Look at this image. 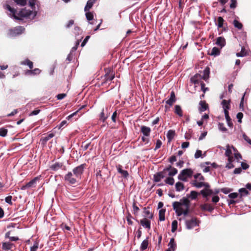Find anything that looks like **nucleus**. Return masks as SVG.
<instances>
[{
    "label": "nucleus",
    "instance_id": "1",
    "mask_svg": "<svg viewBox=\"0 0 251 251\" xmlns=\"http://www.w3.org/2000/svg\"><path fill=\"white\" fill-rule=\"evenodd\" d=\"M5 8L10 11L11 13V17L16 20H21L24 18L33 19L37 14L36 11L27 10L25 8H23L19 12H17L15 9L11 8L8 4L5 6Z\"/></svg>",
    "mask_w": 251,
    "mask_h": 251
},
{
    "label": "nucleus",
    "instance_id": "2",
    "mask_svg": "<svg viewBox=\"0 0 251 251\" xmlns=\"http://www.w3.org/2000/svg\"><path fill=\"white\" fill-rule=\"evenodd\" d=\"M189 206L190 201L185 198H183L179 201H175L173 203V209L178 216L182 214L187 215L189 212Z\"/></svg>",
    "mask_w": 251,
    "mask_h": 251
},
{
    "label": "nucleus",
    "instance_id": "3",
    "mask_svg": "<svg viewBox=\"0 0 251 251\" xmlns=\"http://www.w3.org/2000/svg\"><path fill=\"white\" fill-rule=\"evenodd\" d=\"M225 155L228 157V158H235L237 160V162H239L242 158L241 154L238 152L236 149L233 146H230L229 145H227L226 146Z\"/></svg>",
    "mask_w": 251,
    "mask_h": 251
},
{
    "label": "nucleus",
    "instance_id": "4",
    "mask_svg": "<svg viewBox=\"0 0 251 251\" xmlns=\"http://www.w3.org/2000/svg\"><path fill=\"white\" fill-rule=\"evenodd\" d=\"M193 171L191 169H186L183 170L178 176V179L186 181L188 177H190L193 176Z\"/></svg>",
    "mask_w": 251,
    "mask_h": 251
},
{
    "label": "nucleus",
    "instance_id": "5",
    "mask_svg": "<svg viewBox=\"0 0 251 251\" xmlns=\"http://www.w3.org/2000/svg\"><path fill=\"white\" fill-rule=\"evenodd\" d=\"M64 180L70 184H74L78 181L79 179L75 176L73 172H68L64 176Z\"/></svg>",
    "mask_w": 251,
    "mask_h": 251
},
{
    "label": "nucleus",
    "instance_id": "6",
    "mask_svg": "<svg viewBox=\"0 0 251 251\" xmlns=\"http://www.w3.org/2000/svg\"><path fill=\"white\" fill-rule=\"evenodd\" d=\"M85 166V164H82L76 167H75L73 170V173L75 175V176L78 177L79 179L81 178V175L83 173Z\"/></svg>",
    "mask_w": 251,
    "mask_h": 251
},
{
    "label": "nucleus",
    "instance_id": "7",
    "mask_svg": "<svg viewBox=\"0 0 251 251\" xmlns=\"http://www.w3.org/2000/svg\"><path fill=\"white\" fill-rule=\"evenodd\" d=\"M186 228L191 229L199 226V221L196 218H192L190 220H187L185 221Z\"/></svg>",
    "mask_w": 251,
    "mask_h": 251
},
{
    "label": "nucleus",
    "instance_id": "8",
    "mask_svg": "<svg viewBox=\"0 0 251 251\" xmlns=\"http://www.w3.org/2000/svg\"><path fill=\"white\" fill-rule=\"evenodd\" d=\"M25 28L22 26L15 27L13 29H11L9 31V35L10 36H15L22 33Z\"/></svg>",
    "mask_w": 251,
    "mask_h": 251
},
{
    "label": "nucleus",
    "instance_id": "9",
    "mask_svg": "<svg viewBox=\"0 0 251 251\" xmlns=\"http://www.w3.org/2000/svg\"><path fill=\"white\" fill-rule=\"evenodd\" d=\"M202 76L201 74H197L191 78V81L195 85L201 84L202 82Z\"/></svg>",
    "mask_w": 251,
    "mask_h": 251
},
{
    "label": "nucleus",
    "instance_id": "10",
    "mask_svg": "<svg viewBox=\"0 0 251 251\" xmlns=\"http://www.w3.org/2000/svg\"><path fill=\"white\" fill-rule=\"evenodd\" d=\"M15 246L10 242H4L2 243L1 248L4 251L15 250Z\"/></svg>",
    "mask_w": 251,
    "mask_h": 251
},
{
    "label": "nucleus",
    "instance_id": "11",
    "mask_svg": "<svg viewBox=\"0 0 251 251\" xmlns=\"http://www.w3.org/2000/svg\"><path fill=\"white\" fill-rule=\"evenodd\" d=\"M222 105L224 109L225 115L228 114V110L230 108V100H223Z\"/></svg>",
    "mask_w": 251,
    "mask_h": 251
},
{
    "label": "nucleus",
    "instance_id": "12",
    "mask_svg": "<svg viewBox=\"0 0 251 251\" xmlns=\"http://www.w3.org/2000/svg\"><path fill=\"white\" fill-rule=\"evenodd\" d=\"M40 177L41 176L34 177L33 179L26 184V187H27L28 188L35 187L36 182L37 181L40 180Z\"/></svg>",
    "mask_w": 251,
    "mask_h": 251
},
{
    "label": "nucleus",
    "instance_id": "13",
    "mask_svg": "<svg viewBox=\"0 0 251 251\" xmlns=\"http://www.w3.org/2000/svg\"><path fill=\"white\" fill-rule=\"evenodd\" d=\"M192 184L197 188H201L202 187H205V188L209 187V185L207 183H204L202 181H198L197 180L193 181Z\"/></svg>",
    "mask_w": 251,
    "mask_h": 251
},
{
    "label": "nucleus",
    "instance_id": "14",
    "mask_svg": "<svg viewBox=\"0 0 251 251\" xmlns=\"http://www.w3.org/2000/svg\"><path fill=\"white\" fill-rule=\"evenodd\" d=\"M164 171L168 172V175L171 176H174L177 173V170L170 165L165 169Z\"/></svg>",
    "mask_w": 251,
    "mask_h": 251
},
{
    "label": "nucleus",
    "instance_id": "15",
    "mask_svg": "<svg viewBox=\"0 0 251 251\" xmlns=\"http://www.w3.org/2000/svg\"><path fill=\"white\" fill-rule=\"evenodd\" d=\"M116 169L118 172L120 174L124 177H127L129 174L127 171L124 170L122 169V165L118 164L116 165Z\"/></svg>",
    "mask_w": 251,
    "mask_h": 251
},
{
    "label": "nucleus",
    "instance_id": "16",
    "mask_svg": "<svg viewBox=\"0 0 251 251\" xmlns=\"http://www.w3.org/2000/svg\"><path fill=\"white\" fill-rule=\"evenodd\" d=\"M141 131L143 134L145 136H149L151 132V128L145 126H142L141 127Z\"/></svg>",
    "mask_w": 251,
    "mask_h": 251
},
{
    "label": "nucleus",
    "instance_id": "17",
    "mask_svg": "<svg viewBox=\"0 0 251 251\" xmlns=\"http://www.w3.org/2000/svg\"><path fill=\"white\" fill-rule=\"evenodd\" d=\"M176 101V98L175 93L174 92L172 91L171 93L170 98L167 100H166V103L170 106H172Z\"/></svg>",
    "mask_w": 251,
    "mask_h": 251
},
{
    "label": "nucleus",
    "instance_id": "18",
    "mask_svg": "<svg viewBox=\"0 0 251 251\" xmlns=\"http://www.w3.org/2000/svg\"><path fill=\"white\" fill-rule=\"evenodd\" d=\"M41 70L39 69L36 68L34 70H27L25 72V74L27 75H35L40 74Z\"/></svg>",
    "mask_w": 251,
    "mask_h": 251
},
{
    "label": "nucleus",
    "instance_id": "19",
    "mask_svg": "<svg viewBox=\"0 0 251 251\" xmlns=\"http://www.w3.org/2000/svg\"><path fill=\"white\" fill-rule=\"evenodd\" d=\"M115 77L114 74L111 70H108L104 75V79L106 81L112 80Z\"/></svg>",
    "mask_w": 251,
    "mask_h": 251
},
{
    "label": "nucleus",
    "instance_id": "20",
    "mask_svg": "<svg viewBox=\"0 0 251 251\" xmlns=\"http://www.w3.org/2000/svg\"><path fill=\"white\" fill-rule=\"evenodd\" d=\"M141 225L145 228H151V222L146 218L140 220Z\"/></svg>",
    "mask_w": 251,
    "mask_h": 251
},
{
    "label": "nucleus",
    "instance_id": "21",
    "mask_svg": "<svg viewBox=\"0 0 251 251\" xmlns=\"http://www.w3.org/2000/svg\"><path fill=\"white\" fill-rule=\"evenodd\" d=\"M216 44L221 47V49L224 47L226 45V40L223 37H219L217 38L216 42Z\"/></svg>",
    "mask_w": 251,
    "mask_h": 251
},
{
    "label": "nucleus",
    "instance_id": "22",
    "mask_svg": "<svg viewBox=\"0 0 251 251\" xmlns=\"http://www.w3.org/2000/svg\"><path fill=\"white\" fill-rule=\"evenodd\" d=\"M237 162V160L235 158H228V162L226 165V168L228 169H231L235 167V165L233 163Z\"/></svg>",
    "mask_w": 251,
    "mask_h": 251
},
{
    "label": "nucleus",
    "instance_id": "23",
    "mask_svg": "<svg viewBox=\"0 0 251 251\" xmlns=\"http://www.w3.org/2000/svg\"><path fill=\"white\" fill-rule=\"evenodd\" d=\"M210 69L208 67H206L203 71V75H202L203 79L207 81L209 76Z\"/></svg>",
    "mask_w": 251,
    "mask_h": 251
},
{
    "label": "nucleus",
    "instance_id": "24",
    "mask_svg": "<svg viewBox=\"0 0 251 251\" xmlns=\"http://www.w3.org/2000/svg\"><path fill=\"white\" fill-rule=\"evenodd\" d=\"M97 0H88L84 7V11H89Z\"/></svg>",
    "mask_w": 251,
    "mask_h": 251
},
{
    "label": "nucleus",
    "instance_id": "25",
    "mask_svg": "<svg viewBox=\"0 0 251 251\" xmlns=\"http://www.w3.org/2000/svg\"><path fill=\"white\" fill-rule=\"evenodd\" d=\"M224 20L222 17H219L217 19V23L216 25L217 26L218 28H223L224 30H226L225 28L224 27Z\"/></svg>",
    "mask_w": 251,
    "mask_h": 251
},
{
    "label": "nucleus",
    "instance_id": "26",
    "mask_svg": "<svg viewBox=\"0 0 251 251\" xmlns=\"http://www.w3.org/2000/svg\"><path fill=\"white\" fill-rule=\"evenodd\" d=\"M63 164L62 163L56 162L54 164L50 166V168L51 170L56 171L60 169H61L63 167Z\"/></svg>",
    "mask_w": 251,
    "mask_h": 251
},
{
    "label": "nucleus",
    "instance_id": "27",
    "mask_svg": "<svg viewBox=\"0 0 251 251\" xmlns=\"http://www.w3.org/2000/svg\"><path fill=\"white\" fill-rule=\"evenodd\" d=\"M169 248L168 249H170L171 251H175L176 245L175 242V239L174 238H171L169 244H168Z\"/></svg>",
    "mask_w": 251,
    "mask_h": 251
},
{
    "label": "nucleus",
    "instance_id": "28",
    "mask_svg": "<svg viewBox=\"0 0 251 251\" xmlns=\"http://www.w3.org/2000/svg\"><path fill=\"white\" fill-rule=\"evenodd\" d=\"M201 194L204 197L211 195L213 193L212 190L209 189V188H205V189L202 190L201 192Z\"/></svg>",
    "mask_w": 251,
    "mask_h": 251
},
{
    "label": "nucleus",
    "instance_id": "29",
    "mask_svg": "<svg viewBox=\"0 0 251 251\" xmlns=\"http://www.w3.org/2000/svg\"><path fill=\"white\" fill-rule=\"evenodd\" d=\"M175 113L179 117H182L183 112L181 107L179 105H176L175 106Z\"/></svg>",
    "mask_w": 251,
    "mask_h": 251
},
{
    "label": "nucleus",
    "instance_id": "30",
    "mask_svg": "<svg viewBox=\"0 0 251 251\" xmlns=\"http://www.w3.org/2000/svg\"><path fill=\"white\" fill-rule=\"evenodd\" d=\"M175 135V131L173 130H169L167 133V138L168 141L171 142L174 138Z\"/></svg>",
    "mask_w": 251,
    "mask_h": 251
},
{
    "label": "nucleus",
    "instance_id": "31",
    "mask_svg": "<svg viewBox=\"0 0 251 251\" xmlns=\"http://www.w3.org/2000/svg\"><path fill=\"white\" fill-rule=\"evenodd\" d=\"M54 136V134L53 133H50L47 136L43 137L41 139V141H42V143L45 144H46L48 141H49L50 139L52 138Z\"/></svg>",
    "mask_w": 251,
    "mask_h": 251
},
{
    "label": "nucleus",
    "instance_id": "32",
    "mask_svg": "<svg viewBox=\"0 0 251 251\" xmlns=\"http://www.w3.org/2000/svg\"><path fill=\"white\" fill-rule=\"evenodd\" d=\"M176 190L177 192H180L184 189V186L182 182H177L175 185Z\"/></svg>",
    "mask_w": 251,
    "mask_h": 251
},
{
    "label": "nucleus",
    "instance_id": "33",
    "mask_svg": "<svg viewBox=\"0 0 251 251\" xmlns=\"http://www.w3.org/2000/svg\"><path fill=\"white\" fill-rule=\"evenodd\" d=\"M20 64L23 65H27L30 69H32L33 67V62L28 59L21 62Z\"/></svg>",
    "mask_w": 251,
    "mask_h": 251
},
{
    "label": "nucleus",
    "instance_id": "34",
    "mask_svg": "<svg viewBox=\"0 0 251 251\" xmlns=\"http://www.w3.org/2000/svg\"><path fill=\"white\" fill-rule=\"evenodd\" d=\"M201 209L204 210L211 212L214 209V208L213 206L210 204H204L201 206Z\"/></svg>",
    "mask_w": 251,
    "mask_h": 251
},
{
    "label": "nucleus",
    "instance_id": "35",
    "mask_svg": "<svg viewBox=\"0 0 251 251\" xmlns=\"http://www.w3.org/2000/svg\"><path fill=\"white\" fill-rule=\"evenodd\" d=\"M220 53V50L217 47H213L210 53L211 55L217 56Z\"/></svg>",
    "mask_w": 251,
    "mask_h": 251
},
{
    "label": "nucleus",
    "instance_id": "36",
    "mask_svg": "<svg viewBox=\"0 0 251 251\" xmlns=\"http://www.w3.org/2000/svg\"><path fill=\"white\" fill-rule=\"evenodd\" d=\"M149 245V241L147 239L144 240L141 243L140 249L141 251H144L147 249Z\"/></svg>",
    "mask_w": 251,
    "mask_h": 251
},
{
    "label": "nucleus",
    "instance_id": "37",
    "mask_svg": "<svg viewBox=\"0 0 251 251\" xmlns=\"http://www.w3.org/2000/svg\"><path fill=\"white\" fill-rule=\"evenodd\" d=\"M85 16L87 20L88 21H90L92 20L94 18V14L93 12H90L89 11H85Z\"/></svg>",
    "mask_w": 251,
    "mask_h": 251
},
{
    "label": "nucleus",
    "instance_id": "38",
    "mask_svg": "<svg viewBox=\"0 0 251 251\" xmlns=\"http://www.w3.org/2000/svg\"><path fill=\"white\" fill-rule=\"evenodd\" d=\"M165 209H160L159 211V217L160 221H163L165 220Z\"/></svg>",
    "mask_w": 251,
    "mask_h": 251
},
{
    "label": "nucleus",
    "instance_id": "39",
    "mask_svg": "<svg viewBox=\"0 0 251 251\" xmlns=\"http://www.w3.org/2000/svg\"><path fill=\"white\" fill-rule=\"evenodd\" d=\"M200 107L199 108V110L200 111L203 112L206 110L207 108V105L204 102L201 101L200 103Z\"/></svg>",
    "mask_w": 251,
    "mask_h": 251
},
{
    "label": "nucleus",
    "instance_id": "40",
    "mask_svg": "<svg viewBox=\"0 0 251 251\" xmlns=\"http://www.w3.org/2000/svg\"><path fill=\"white\" fill-rule=\"evenodd\" d=\"M177 228V221L176 220H174L172 223V232H175Z\"/></svg>",
    "mask_w": 251,
    "mask_h": 251
},
{
    "label": "nucleus",
    "instance_id": "41",
    "mask_svg": "<svg viewBox=\"0 0 251 251\" xmlns=\"http://www.w3.org/2000/svg\"><path fill=\"white\" fill-rule=\"evenodd\" d=\"M165 182L166 184L173 185L174 184L175 180L172 177H168L166 178Z\"/></svg>",
    "mask_w": 251,
    "mask_h": 251
},
{
    "label": "nucleus",
    "instance_id": "42",
    "mask_svg": "<svg viewBox=\"0 0 251 251\" xmlns=\"http://www.w3.org/2000/svg\"><path fill=\"white\" fill-rule=\"evenodd\" d=\"M225 118L227 124V125L230 127H232L233 126V124L231 121V119L230 118L229 114H227L225 115Z\"/></svg>",
    "mask_w": 251,
    "mask_h": 251
},
{
    "label": "nucleus",
    "instance_id": "43",
    "mask_svg": "<svg viewBox=\"0 0 251 251\" xmlns=\"http://www.w3.org/2000/svg\"><path fill=\"white\" fill-rule=\"evenodd\" d=\"M163 177L162 174L161 173H159L154 176V181L156 182L160 181L161 179Z\"/></svg>",
    "mask_w": 251,
    "mask_h": 251
},
{
    "label": "nucleus",
    "instance_id": "44",
    "mask_svg": "<svg viewBox=\"0 0 251 251\" xmlns=\"http://www.w3.org/2000/svg\"><path fill=\"white\" fill-rule=\"evenodd\" d=\"M144 211L146 216H148L150 219L152 218L153 215L151 213H150L149 207H145L144 209Z\"/></svg>",
    "mask_w": 251,
    "mask_h": 251
},
{
    "label": "nucleus",
    "instance_id": "45",
    "mask_svg": "<svg viewBox=\"0 0 251 251\" xmlns=\"http://www.w3.org/2000/svg\"><path fill=\"white\" fill-rule=\"evenodd\" d=\"M233 25L235 27L239 29H242L243 27L242 24L236 20H234Z\"/></svg>",
    "mask_w": 251,
    "mask_h": 251
},
{
    "label": "nucleus",
    "instance_id": "46",
    "mask_svg": "<svg viewBox=\"0 0 251 251\" xmlns=\"http://www.w3.org/2000/svg\"><path fill=\"white\" fill-rule=\"evenodd\" d=\"M194 176L198 181L199 180L200 181H202L204 179V177L201 175V174H197L195 175Z\"/></svg>",
    "mask_w": 251,
    "mask_h": 251
},
{
    "label": "nucleus",
    "instance_id": "47",
    "mask_svg": "<svg viewBox=\"0 0 251 251\" xmlns=\"http://www.w3.org/2000/svg\"><path fill=\"white\" fill-rule=\"evenodd\" d=\"M14 1L21 6H24L26 4V0H14Z\"/></svg>",
    "mask_w": 251,
    "mask_h": 251
},
{
    "label": "nucleus",
    "instance_id": "48",
    "mask_svg": "<svg viewBox=\"0 0 251 251\" xmlns=\"http://www.w3.org/2000/svg\"><path fill=\"white\" fill-rule=\"evenodd\" d=\"M7 133V130L6 129L1 128H0V136L5 137Z\"/></svg>",
    "mask_w": 251,
    "mask_h": 251
},
{
    "label": "nucleus",
    "instance_id": "49",
    "mask_svg": "<svg viewBox=\"0 0 251 251\" xmlns=\"http://www.w3.org/2000/svg\"><path fill=\"white\" fill-rule=\"evenodd\" d=\"M107 116L105 115L104 109H103L100 114V119L102 120L103 122H104L105 120L107 119Z\"/></svg>",
    "mask_w": 251,
    "mask_h": 251
},
{
    "label": "nucleus",
    "instance_id": "50",
    "mask_svg": "<svg viewBox=\"0 0 251 251\" xmlns=\"http://www.w3.org/2000/svg\"><path fill=\"white\" fill-rule=\"evenodd\" d=\"M198 197V193L196 191H191L190 195V197L192 200L196 199Z\"/></svg>",
    "mask_w": 251,
    "mask_h": 251
},
{
    "label": "nucleus",
    "instance_id": "51",
    "mask_svg": "<svg viewBox=\"0 0 251 251\" xmlns=\"http://www.w3.org/2000/svg\"><path fill=\"white\" fill-rule=\"evenodd\" d=\"M29 5L31 6L32 10V11H35V5L36 3V0H29Z\"/></svg>",
    "mask_w": 251,
    "mask_h": 251
},
{
    "label": "nucleus",
    "instance_id": "52",
    "mask_svg": "<svg viewBox=\"0 0 251 251\" xmlns=\"http://www.w3.org/2000/svg\"><path fill=\"white\" fill-rule=\"evenodd\" d=\"M243 117V114L241 112H239L237 113L236 115V117L238 119V121L239 123H241L242 122V119Z\"/></svg>",
    "mask_w": 251,
    "mask_h": 251
},
{
    "label": "nucleus",
    "instance_id": "53",
    "mask_svg": "<svg viewBox=\"0 0 251 251\" xmlns=\"http://www.w3.org/2000/svg\"><path fill=\"white\" fill-rule=\"evenodd\" d=\"M202 155V151L201 150H197L195 154V158H198Z\"/></svg>",
    "mask_w": 251,
    "mask_h": 251
},
{
    "label": "nucleus",
    "instance_id": "54",
    "mask_svg": "<svg viewBox=\"0 0 251 251\" xmlns=\"http://www.w3.org/2000/svg\"><path fill=\"white\" fill-rule=\"evenodd\" d=\"M219 128L220 130L225 132L226 131V128L225 127L224 124L223 123L219 124Z\"/></svg>",
    "mask_w": 251,
    "mask_h": 251
},
{
    "label": "nucleus",
    "instance_id": "55",
    "mask_svg": "<svg viewBox=\"0 0 251 251\" xmlns=\"http://www.w3.org/2000/svg\"><path fill=\"white\" fill-rule=\"evenodd\" d=\"M162 145V142L160 140H157L156 141L155 148L154 149L155 150L158 149L161 147Z\"/></svg>",
    "mask_w": 251,
    "mask_h": 251
},
{
    "label": "nucleus",
    "instance_id": "56",
    "mask_svg": "<svg viewBox=\"0 0 251 251\" xmlns=\"http://www.w3.org/2000/svg\"><path fill=\"white\" fill-rule=\"evenodd\" d=\"M243 137L247 142H248L249 144L251 145V140L248 137V136L245 133H244L243 134Z\"/></svg>",
    "mask_w": 251,
    "mask_h": 251
},
{
    "label": "nucleus",
    "instance_id": "57",
    "mask_svg": "<svg viewBox=\"0 0 251 251\" xmlns=\"http://www.w3.org/2000/svg\"><path fill=\"white\" fill-rule=\"evenodd\" d=\"M38 248V243H35L32 247L30 248V251H37V249Z\"/></svg>",
    "mask_w": 251,
    "mask_h": 251
},
{
    "label": "nucleus",
    "instance_id": "58",
    "mask_svg": "<svg viewBox=\"0 0 251 251\" xmlns=\"http://www.w3.org/2000/svg\"><path fill=\"white\" fill-rule=\"evenodd\" d=\"M239 192L241 193V195H247L248 194V191L244 188L240 189Z\"/></svg>",
    "mask_w": 251,
    "mask_h": 251
},
{
    "label": "nucleus",
    "instance_id": "59",
    "mask_svg": "<svg viewBox=\"0 0 251 251\" xmlns=\"http://www.w3.org/2000/svg\"><path fill=\"white\" fill-rule=\"evenodd\" d=\"M5 201L6 203L12 204V196H9L5 198Z\"/></svg>",
    "mask_w": 251,
    "mask_h": 251
},
{
    "label": "nucleus",
    "instance_id": "60",
    "mask_svg": "<svg viewBox=\"0 0 251 251\" xmlns=\"http://www.w3.org/2000/svg\"><path fill=\"white\" fill-rule=\"evenodd\" d=\"M200 85L201 86V90L204 93H205V92L208 90V88L205 87V84L203 82H201Z\"/></svg>",
    "mask_w": 251,
    "mask_h": 251
},
{
    "label": "nucleus",
    "instance_id": "61",
    "mask_svg": "<svg viewBox=\"0 0 251 251\" xmlns=\"http://www.w3.org/2000/svg\"><path fill=\"white\" fill-rule=\"evenodd\" d=\"M231 3L230 4V7L231 8H234L236 6L237 1L236 0H230Z\"/></svg>",
    "mask_w": 251,
    "mask_h": 251
},
{
    "label": "nucleus",
    "instance_id": "62",
    "mask_svg": "<svg viewBox=\"0 0 251 251\" xmlns=\"http://www.w3.org/2000/svg\"><path fill=\"white\" fill-rule=\"evenodd\" d=\"M221 191L225 194H227L231 190L228 188H224L221 189Z\"/></svg>",
    "mask_w": 251,
    "mask_h": 251
},
{
    "label": "nucleus",
    "instance_id": "63",
    "mask_svg": "<svg viewBox=\"0 0 251 251\" xmlns=\"http://www.w3.org/2000/svg\"><path fill=\"white\" fill-rule=\"evenodd\" d=\"M40 112V110H39V109H36V110H34L33 111H32L29 114V115L30 116H33V115H36L38 114Z\"/></svg>",
    "mask_w": 251,
    "mask_h": 251
},
{
    "label": "nucleus",
    "instance_id": "64",
    "mask_svg": "<svg viewBox=\"0 0 251 251\" xmlns=\"http://www.w3.org/2000/svg\"><path fill=\"white\" fill-rule=\"evenodd\" d=\"M238 193H232L228 195V197L231 199H235L238 197Z\"/></svg>",
    "mask_w": 251,
    "mask_h": 251
}]
</instances>
